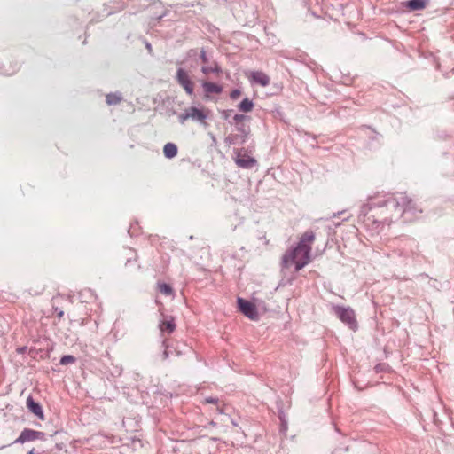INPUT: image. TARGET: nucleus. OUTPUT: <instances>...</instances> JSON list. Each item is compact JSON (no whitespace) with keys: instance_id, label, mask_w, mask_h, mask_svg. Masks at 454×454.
Segmentation results:
<instances>
[{"instance_id":"11","label":"nucleus","mask_w":454,"mask_h":454,"mask_svg":"<svg viewBox=\"0 0 454 454\" xmlns=\"http://www.w3.org/2000/svg\"><path fill=\"white\" fill-rule=\"evenodd\" d=\"M27 406L29 409V411L33 412L35 415H36L39 419H43V411L41 405L38 403L35 402V400L31 396L27 397Z\"/></svg>"},{"instance_id":"9","label":"nucleus","mask_w":454,"mask_h":454,"mask_svg":"<svg viewBox=\"0 0 454 454\" xmlns=\"http://www.w3.org/2000/svg\"><path fill=\"white\" fill-rule=\"evenodd\" d=\"M201 86L204 90V98L207 99L212 94H221L223 92V87L215 82L202 81Z\"/></svg>"},{"instance_id":"3","label":"nucleus","mask_w":454,"mask_h":454,"mask_svg":"<svg viewBox=\"0 0 454 454\" xmlns=\"http://www.w3.org/2000/svg\"><path fill=\"white\" fill-rule=\"evenodd\" d=\"M176 82L184 89V90L189 96H192L194 92L195 83L191 79L189 73L183 69L178 68L176 75Z\"/></svg>"},{"instance_id":"2","label":"nucleus","mask_w":454,"mask_h":454,"mask_svg":"<svg viewBox=\"0 0 454 454\" xmlns=\"http://www.w3.org/2000/svg\"><path fill=\"white\" fill-rule=\"evenodd\" d=\"M333 310L339 319L352 330L357 329L355 311L350 307L333 305Z\"/></svg>"},{"instance_id":"6","label":"nucleus","mask_w":454,"mask_h":454,"mask_svg":"<svg viewBox=\"0 0 454 454\" xmlns=\"http://www.w3.org/2000/svg\"><path fill=\"white\" fill-rule=\"evenodd\" d=\"M238 306L239 310L248 318L252 320H257L258 319V312L256 306L242 298H238L237 300Z\"/></svg>"},{"instance_id":"18","label":"nucleus","mask_w":454,"mask_h":454,"mask_svg":"<svg viewBox=\"0 0 454 454\" xmlns=\"http://www.w3.org/2000/svg\"><path fill=\"white\" fill-rule=\"evenodd\" d=\"M411 200H403L402 204L397 202L395 205L396 207H404L403 211L402 212V215L405 221L411 220V218L408 215L410 213V210H411Z\"/></svg>"},{"instance_id":"20","label":"nucleus","mask_w":454,"mask_h":454,"mask_svg":"<svg viewBox=\"0 0 454 454\" xmlns=\"http://www.w3.org/2000/svg\"><path fill=\"white\" fill-rule=\"evenodd\" d=\"M241 96V90L236 89L231 91L230 98L233 100L238 99Z\"/></svg>"},{"instance_id":"23","label":"nucleus","mask_w":454,"mask_h":454,"mask_svg":"<svg viewBox=\"0 0 454 454\" xmlns=\"http://www.w3.org/2000/svg\"><path fill=\"white\" fill-rule=\"evenodd\" d=\"M28 454H34V450H31Z\"/></svg>"},{"instance_id":"12","label":"nucleus","mask_w":454,"mask_h":454,"mask_svg":"<svg viewBox=\"0 0 454 454\" xmlns=\"http://www.w3.org/2000/svg\"><path fill=\"white\" fill-rule=\"evenodd\" d=\"M159 328L161 332H168L171 333L176 329V324L173 317H170L168 320H162L159 325Z\"/></svg>"},{"instance_id":"22","label":"nucleus","mask_w":454,"mask_h":454,"mask_svg":"<svg viewBox=\"0 0 454 454\" xmlns=\"http://www.w3.org/2000/svg\"><path fill=\"white\" fill-rule=\"evenodd\" d=\"M63 315H64V312L62 310H59V313H58V316L59 317H63Z\"/></svg>"},{"instance_id":"10","label":"nucleus","mask_w":454,"mask_h":454,"mask_svg":"<svg viewBox=\"0 0 454 454\" xmlns=\"http://www.w3.org/2000/svg\"><path fill=\"white\" fill-rule=\"evenodd\" d=\"M235 162L239 167L243 168H252L257 163L254 158L241 153H237Z\"/></svg>"},{"instance_id":"16","label":"nucleus","mask_w":454,"mask_h":454,"mask_svg":"<svg viewBox=\"0 0 454 454\" xmlns=\"http://www.w3.org/2000/svg\"><path fill=\"white\" fill-rule=\"evenodd\" d=\"M157 288H158L159 292H160L164 295H167V296L174 295V290L171 287V286L168 284H166L163 282H158Z\"/></svg>"},{"instance_id":"4","label":"nucleus","mask_w":454,"mask_h":454,"mask_svg":"<svg viewBox=\"0 0 454 454\" xmlns=\"http://www.w3.org/2000/svg\"><path fill=\"white\" fill-rule=\"evenodd\" d=\"M200 58L203 64L202 67H201V72L205 75H208L210 74H215L218 75L222 72V69H221L220 66L217 64V62H215V61L210 62L208 60L205 50L202 49L200 51Z\"/></svg>"},{"instance_id":"17","label":"nucleus","mask_w":454,"mask_h":454,"mask_svg":"<svg viewBox=\"0 0 454 454\" xmlns=\"http://www.w3.org/2000/svg\"><path fill=\"white\" fill-rule=\"evenodd\" d=\"M407 7L412 11L422 10L426 7V1L425 0H410L407 3Z\"/></svg>"},{"instance_id":"15","label":"nucleus","mask_w":454,"mask_h":454,"mask_svg":"<svg viewBox=\"0 0 454 454\" xmlns=\"http://www.w3.org/2000/svg\"><path fill=\"white\" fill-rule=\"evenodd\" d=\"M122 97L120 93H109L106 96V102L108 106L121 103Z\"/></svg>"},{"instance_id":"19","label":"nucleus","mask_w":454,"mask_h":454,"mask_svg":"<svg viewBox=\"0 0 454 454\" xmlns=\"http://www.w3.org/2000/svg\"><path fill=\"white\" fill-rule=\"evenodd\" d=\"M75 362V358L74 356H70V355H67V356H63L60 359V364L62 365H67V364H73Z\"/></svg>"},{"instance_id":"14","label":"nucleus","mask_w":454,"mask_h":454,"mask_svg":"<svg viewBox=\"0 0 454 454\" xmlns=\"http://www.w3.org/2000/svg\"><path fill=\"white\" fill-rule=\"evenodd\" d=\"M239 110L243 113H249L254 108V103L249 98H244L238 106Z\"/></svg>"},{"instance_id":"13","label":"nucleus","mask_w":454,"mask_h":454,"mask_svg":"<svg viewBox=\"0 0 454 454\" xmlns=\"http://www.w3.org/2000/svg\"><path fill=\"white\" fill-rule=\"evenodd\" d=\"M177 146L174 143H167L163 147V153L166 158L172 159L177 155Z\"/></svg>"},{"instance_id":"5","label":"nucleus","mask_w":454,"mask_h":454,"mask_svg":"<svg viewBox=\"0 0 454 454\" xmlns=\"http://www.w3.org/2000/svg\"><path fill=\"white\" fill-rule=\"evenodd\" d=\"M45 434L43 432L35 431L29 428H25L20 436L14 441V443H25L27 442H33L36 440H44Z\"/></svg>"},{"instance_id":"21","label":"nucleus","mask_w":454,"mask_h":454,"mask_svg":"<svg viewBox=\"0 0 454 454\" xmlns=\"http://www.w3.org/2000/svg\"><path fill=\"white\" fill-rule=\"evenodd\" d=\"M205 402L207 403H215L217 402V399L213 398V397H209V398H206Z\"/></svg>"},{"instance_id":"8","label":"nucleus","mask_w":454,"mask_h":454,"mask_svg":"<svg viewBox=\"0 0 454 454\" xmlns=\"http://www.w3.org/2000/svg\"><path fill=\"white\" fill-rule=\"evenodd\" d=\"M190 118L193 120H198L200 121H204L205 119L207 118V115L203 113L202 110L192 106L179 115V121L182 123H184Z\"/></svg>"},{"instance_id":"1","label":"nucleus","mask_w":454,"mask_h":454,"mask_svg":"<svg viewBox=\"0 0 454 454\" xmlns=\"http://www.w3.org/2000/svg\"><path fill=\"white\" fill-rule=\"evenodd\" d=\"M315 239L314 231H305L297 245L284 254L281 261L282 268L287 269L294 266L295 270L299 271L308 265L311 260V250Z\"/></svg>"},{"instance_id":"7","label":"nucleus","mask_w":454,"mask_h":454,"mask_svg":"<svg viewBox=\"0 0 454 454\" xmlns=\"http://www.w3.org/2000/svg\"><path fill=\"white\" fill-rule=\"evenodd\" d=\"M246 76L252 84H259L262 87H266L270 82V76L262 71H249L246 73Z\"/></svg>"}]
</instances>
